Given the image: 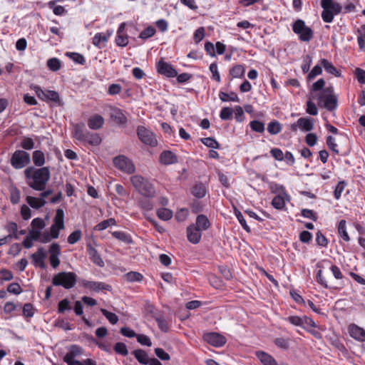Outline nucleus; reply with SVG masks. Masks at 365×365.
<instances>
[{
  "label": "nucleus",
  "mask_w": 365,
  "mask_h": 365,
  "mask_svg": "<svg viewBox=\"0 0 365 365\" xmlns=\"http://www.w3.org/2000/svg\"><path fill=\"white\" fill-rule=\"evenodd\" d=\"M207 192L206 187L202 183H198L193 186L192 189V195L197 198H202Z\"/></svg>",
  "instance_id": "obj_34"
},
{
  "label": "nucleus",
  "mask_w": 365,
  "mask_h": 365,
  "mask_svg": "<svg viewBox=\"0 0 365 365\" xmlns=\"http://www.w3.org/2000/svg\"><path fill=\"white\" fill-rule=\"evenodd\" d=\"M194 225L202 231L207 230L210 227V222L205 215H199Z\"/></svg>",
  "instance_id": "obj_30"
},
{
  "label": "nucleus",
  "mask_w": 365,
  "mask_h": 365,
  "mask_svg": "<svg viewBox=\"0 0 365 365\" xmlns=\"http://www.w3.org/2000/svg\"><path fill=\"white\" fill-rule=\"evenodd\" d=\"M81 285L83 288L87 289L91 292H99L103 290L111 291L112 289L110 285L103 282L88 281L83 279L81 281Z\"/></svg>",
  "instance_id": "obj_12"
},
{
  "label": "nucleus",
  "mask_w": 365,
  "mask_h": 365,
  "mask_svg": "<svg viewBox=\"0 0 365 365\" xmlns=\"http://www.w3.org/2000/svg\"><path fill=\"white\" fill-rule=\"evenodd\" d=\"M47 66L52 71H57L61 68V62L57 58H51L47 61Z\"/></svg>",
  "instance_id": "obj_47"
},
{
  "label": "nucleus",
  "mask_w": 365,
  "mask_h": 365,
  "mask_svg": "<svg viewBox=\"0 0 365 365\" xmlns=\"http://www.w3.org/2000/svg\"><path fill=\"white\" fill-rule=\"evenodd\" d=\"M320 63L321 66L324 67L327 73L332 74L336 77H339L341 76L340 71H338L333 63L328 60L325 58L321 59Z\"/></svg>",
  "instance_id": "obj_27"
},
{
  "label": "nucleus",
  "mask_w": 365,
  "mask_h": 365,
  "mask_svg": "<svg viewBox=\"0 0 365 365\" xmlns=\"http://www.w3.org/2000/svg\"><path fill=\"white\" fill-rule=\"evenodd\" d=\"M24 175L28 185L35 190L43 191L51 177L49 167H28L24 170Z\"/></svg>",
  "instance_id": "obj_1"
},
{
  "label": "nucleus",
  "mask_w": 365,
  "mask_h": 365,
  "mask_svg": "<svg viewBox=\"0 0 365 365\" xmlns=\"http://www.w3.org/2000/svg\"><path fill=\"white\" fill-rule=\"evenodd\" d=\"M289 200V195L286 193V192L284 190H282V192H280L277 195H276L273 198L272 201V205L274 208L277 210H282L285 206L286 201Z\"/></svg>",
  "instance_id": "obj_21"
},
{
  "label": "nucleus",
  "mask_w": 365,
  "mask_h": 365,
  "mask_svg": "<svg viewBox=\"0 0 365 365\" xmlns=\"http://www.w3.org/2000/svg\"><path fill=\"white\" fill-rule=\"evenodd\" d=\"M205 37V29L203 27L198 28L194 33L193 39L195 43L200 42Z\"/></svg>",
  "instance_id": "obj_63"
},
{
  "label": "nucleus",
  "mask_w": 365,
  "mask_h": 365,
  "mask_svg": "<svg viewBox=\"0 0 365 365\" xmlns=\"http://www.w3.org/2000/svg\"><path fill=\"white\" fill-rule=\"evenodd\" d=\"M115 224V220L113 218H109L108 220H103V221L99 222L96 226V230H97L98 231H101V230H106V228H108V227H110L111 225H114Z\"/></svg>",
  "instance_id": "obj_49"
},
{
  "label": "nucleus",
  "mask_w": 365,
  "mask_h": 365,
  "mask_svg": "<svg viewBox=\"0 0 365 365\" xmlns=\"http://www.w3.org/2000/svg\"><path fill=\"white\" fill-rule=\"evenodd\" d=\"M104 118L98 114L91 116L88 120V125L92 130H98L103 127Z\"/></svg>",
  "instance_id": "obj_26"
},
{
  "label": "nucleus",
  "mask_w": 365,
  "mask_h": 365,
  "mask_svg": "<svg viewBox=\"0 0 365 365\" xmlns=\"http://www.w3.org/2000/svg\"><path fill=\"white\" fill-rule=\"evenodd\" d=\"M133 354L139 363L144 365H147L148 364V356L145 351L142 349H137L135 350Z\"/></svg>",
  "instance_id": "obj_39"
},
{
  "label": "nucleus",
  "mask_w": 365,
  "mask_h": 365,
  "mask_svg": "<svg viewBox=\"0 0 365 365\" xmlns=\"http://www.w3.org/2000/svg\"><path fill=\"white\" fill-rule=\"evenodd\" d=\"M156 31L154 27L150 26H148L145 29H144L139 35V38L143 40H146L152 36H153L155 34Z\"/></svg>",
  "instance_id": "obj_48"
},
{
  "label": "nucleus",
  "mask_w": 365,
  "mask_h": 365,
  "mask_svg": "<svg viewBox=\"0 0 365 365\" xmlns=\"http://www.w3.org/2000/svg\"><path fill=\"white\" fill-rule=\"evenodd\" d=\"M46 94L45 101H51L58 106L61 105V99L56 91L48 90Z\"/></svg>",
  "instance_id": "obj_41"
},
{
  "label": "nucleus",
  "mask_w": 365,
  "mask_h": 365,
  "mask_svg": "<svg viewBox=\"0 0 365 365\" xmlns=\"http://www.w3.org/2000/svg\"><path fill=\"white\" fill-rule=\"evenodd\" d=\"M81 237V232L76 230L71 233L68 237V242L71 245L76 243Z\"/></svg>",
  "instance_id": "obj_57"
},
{
  "label": "nucleus",
  "mask_w": 365,
  "mask_h": 365,
  "mask_svg": "<svg viewBox=\"0 0 365 365\" xmlns=\"http://www.w3.org/2000/svg\"><path fill=\"white\" fill-rule=\"evenodd\" d=\"M314 128V120L309 117L299 118L295 123L291 124L290 129L297 132L298 129L304 132H309Z\"/></svg>",
  "instance_id": "obj_11"
},
{
  "label": "nucleus",
  "mask_w": 365,
  "mask_h": 365,
  "mask_svg": "<svg viewBox=\"0 0 365 365\" xmlns=\"http://www.w3.org/2000/svg\"><path fill=\"white\" fill-rule=\"evenodd\" d=\"M250 126L253 131L259 133H263L265 129L264 124L262 122L257 120H252L250 123Z\"/></svg>",
  "instance_id": "obj_44"
},
{
  "label": "nucleus",
  "mask_w": 365,
  "mask_h": 365,
  "mask_svg": "<svg viewBox=\"0 0 365 365\" xmlns=\"http://www.w3.org/2000/svg\"><path fill=\"white\" fill-rule=\"evenodd\" d=\"M46 257V252L43 247H39L36 252L32 254L31 255V258L32 259V262L34 266L39 267L41 269H44L46 267L45 264V259Z\"/></svg>",
  "instance_id": "obj_16"
},
{
  "label": "nucleus",
  "mask_w": 365,
  "mask_h": 365,
  "mask_svg": "<svg viewBox=\"0 0 365 365\" xmlns=\"http://www.w3.org/2000/svg\"><path fill=\"white\" fill-rule=\"evenodd\" d=\"M21 146L25 150H31L34 147V142L31 138L24 137L21 142Z\"/></svg>",
  "instance_id": "obj_55"
},
{
  "label": "nucleus",
  "mask_w": 365,
  "mask_h": 365,
  "mask_svg": "<svg viewBox=\"0 0 365 365\" xmlns=\"http://www.w3.org/2000/svg\"><path fill=\"white\" fill-rule=\"evenodd\" d=\"M101 312L111 324H115L118 322V317L115 313L108 312L103 308L101 309Z\"/></svg>",
  "instance_id": "obj_43"
},
{
  "label": "nucleus",
  "mask_w": 365,
  "mask_h": 365,
  "mask_svg": "<svg viewBox=\"0 0 365 365\" xmlns=\"http://www.w3.org/2000/svg\"><path fill=\"white\" fill-rule=\"evenodd\" d=\"M125 277L127 281L130 282H140L143 279V275L139 272H130L125 275Z\"/></svg>",
  "instance_id": "obj_52"
},
{
  "label": "nucleus",
  "mask_w": 365,
  "mask_h": 365,
  "mask_svg": "<svg viewBox=\"0 0 365 365\" xmlns=\"http://www.w3.org/2000/svg\"><path fill=\"white\" fill-rule=\"evenodd\" d=\"M130 182L135 189L143 196L147 198H153L156 192L154 185L140 175H135L130 177Z\"/></svg>",
  "instance_id": "obj_3"
},
{
  "label": "nucleus",
  "mask_w": 365,
  "mask_h": 365,
  "mask_svg": "<svg viewBox=\"0 0 365 365\" xmlns=\"http://www.w3.org/2000/svg\"><path fill=\"white\" fill-rule=\"evenodd\" d=\"M86 131L87 130L84 128V124L77 123L73 125L72 135L76 140L81 142Z\"/></svg>",
  "instance_id": "obj_28"
},
{
  "label": "nucleus",
  "mask_w": 365,
  "mask_h": 365,
  "mask_svg": "<svg viewBox=\"0 0 365 365\" xmlns=\"http://www.w3.org/2000/svg\"><path fill=\"white\" fill-rule=\"evenodd\" d=\"M245 67L242 65H235L230 70V76L233 78H242L245 74Z\"/></svg>",
  "instance_id": "obj_38"
},
{
  "label": "nucleus",
  "mask_w": 365,
  "mask_h": 365,
  "mask_svg": "<svg viewBox=\"0 0 365 365\" xmlns=\"http://www.w3.org/2000/svg\"><path fill=\"white\" fill-rule=\"evenodd\" d=\"M209 69L212 73V79L216 81L217 82H220L221 78L218 71L217 64L215 62L212 63L210 65Z\"/></svg>",
  "instance_id": "obj_51"
},
{
  "label": "nucleus",
  "mask_w": 365,
  "mask_h": 365,
  "mask_svg": "<svg viewBox=\"0 0 365 365\" xmlns=\"http://www.w3.org/2000/svg\"><path fill=\"white\" fill-rule=\"evenodd\" d=\"M316 242L319 246L324 247H326L328 245V240L320 231L316 235Z\"/></svg>",
  "instance_id": "obj_59"
},
{
  "label": "nucleus",
  "mask_w": 365,
  "mask_h": 365,
  "mask_svg": "<svg viewBox=\"0 0 365 365\" xmlns=\"http://www.w3.org/2000/svg\"><path fill=\"white\" fill-rule=\"evenodd\" d=\"M66 56H68L71 59H72L76 63H78L80 65H84L86 63V60H85L84 56L78 53L70 52V53H67Z\"/></svg>",
  "instance_id": "obj_45"
},
{
  "label": "nucleus",
  "mask_w": 365,
  "mask_h": 365,
  "mask_svg": "<svg viewBox=\"0 0 365 365\" xmlns=\"http://www.w3.org/2000/svg\"><path fill=\"white\" fill-rule=\"evenodd\" d=\"M27 203L33 208L39 209L43 207L46 204L45 200L40 197H34L28 196L26 197Z\"/></svg>",
  "instance_id": "obj_33"
},
{
  "label": "nucleus",
  "mask_w": 365,
  "mask_h": 365,
  "mask_svg": "<svg viewBox=\"0 0 365 365\" xmlns=\"http://www.w3.org/2000/svg\"><path fill=\"white\" fill-rule=\"evenodd\" d=\"M327 144L330 150H331L335 153H339V150L337 149V144L336 143V140L331 135H329L327 138Z\"/></svg>",
  "instance_id": "obj_60"
},
{
  "label": "nucleus",
  "mask_w": 365,
  "mask_h": 365,
  "mask_svg": "<svg viewBox=\"0 0 365 365\" xmlns=\"http://www.w3.org/2000/svg\"><path fill=\"white\" fill-rule=\"evenodd\" d=\"M322 73V66H319V65H317V66H314V68L309 73V74L307 76V80L308 81H312L316 76L320 75Z\"/></svg>",
  "instance_id": "obj_56"
},
{
  "label": "nucleus",
  "mask_w": 365,
  "mask_h": 365,
  "mask_svg": "<svg viewBox=\"0 0 365 365\" xmlns=\"http://www.w3.org/2000/svg\"><path fill=\"white\" fill-rule=\"evenodd\" d=\"M112 34L113 31L108 30L105 33L96 34L93 38V44L98 48L103 47Z\"/></svg>",
  "instance_id": "obj_20"
},
{
  "label": "nucleus",
  "mask_w": 365,
  "mask_h": 365,
  "mask_svg": "<svg viewBox=\"0 0 365 365\" xmlns=\"http://www.w3.org/2000/svg\"><path fill=\"white\" fill-rule=\"evenodd\" d=\"M281 130V125L277 120L271 121L267 125V131L271 135H277L280 133Z\"/></svg>",
  "instance_id": "obj_42"
},
{
  "label": "nucleus",
  "mask_w": 365,
  "mask_h": 365,
  "mask_svg": "<svg viewBox=\"0 0 365 365\" xmlns=\"http://www.w3.org/2000/svg\"><path fill=\"white\" fill-rule=\"evenodd\" d=\"M157 216L163 220H169L173 217V212L168 208H159L157 210Z\"/></svg>",
  "instance_id": "obj_40"
},
{
  "label": "nucleus",
  "mask_w": 365,
  "mask_h": 365,
  "mask_svg": "<svg viewBox=\"0 0 365 365\" xmlns=\"http://www.w3.org/2000/svg\"><path fill=\"white\" fill-rule=\"evenodd\" d=\"M114 350L117 354L122 356H127L128 351L126 345L123 342H118L114 346Z\"/></svg>",
  "instance_id": "obj_54"
},
{
  "label": "nucleus",
  "mask_w": 365,
  "mask_h": 365,
  "mask_svg": "<svg viewBox=\"0 0 365 365\" xmlns=\"http://www.w3.org/2000/svg\"><path fill=\"white\" fill-rule=\"evenodd\" d=\"M31 230H29L30 237L36 241L41 242V239L43 237V233L41 230L46 227V222L44 220L40 217L34 218L31 223Z\"/></svg>",
  "instance_id": "obj_10"
},
{
  "label": "nucleus",
  "mask_w": 365,
  "mask_h": 365,
  "mask_svg": "<svg viewBox=\"0 0 365 365\" xmlns=\"http://www.w3.org/2000/svg\"><path fill=\"white\" fill-rule=\"evenodd\" d=\"M81 142L93 146H97L101 143V138L98 134L87 130Z\"/></svg>",
  "instance_id": "obj_24"
},
{
  "label": "nucleus",
  "mask_w": 365,
  "mask_h": 365,
  "mask_svg": "<svg viewBox=\"0 0 365 365\" xmlns=\"http://www.w3.org/2000/svg\"><path fill=\"white\" fill-rule=\"evenodd\" d=\"M203 339L207 343L215 347H221L225 345L227 341V339L224 336L216 332L205 334Z\"/></svg>",
  "instance_id": "obj_13"
},
{
  "label": "nucleus",
  "mask_w": 365,
  "mask_h": 365,
  "mask_svg": "<svg viewBox=\"0 0 365 365\" xmlns=\"http://www.w3.org/2000/svg\"><path fill=\"white\" fill-rule=\"evenodd\" d=\"M284 320L294 326L300 327L302 328V317L289 316L284 318Z\"/></svg>",
  "instance_id": "obj_53"
},
{
  "label": "nucleus",
  "mask_w": 365,
  "mask_h": 365,
  "mask_svg": "<svg viewBox=\"0 0 365 365\" xmlns=\"http://www.w3.org/2000/svg\"><path fill=\"white\" fill-rule=\"evenodd\" d=\"M201 142L207 147L213 149L219 148L220 144L212 138H204L201 139Z\"/></svg>",
  "instance_id": "obj_50"
},
{
  "label": "nucleus",
  "mask_w": 365,
  "mask_h": 365,
  "mask_svg": "<svg viewBox=\"0 0 365 365\" xmlns=\"http://www.w3.org/2000/svg\"><path fill=\"white\" fill-rule=\"evenodd\" d=\"M87 252L90 259L96 265L100 267H104V262L98 251L91 246V245H87Z\"/></svg>",
  "instance_id": "obj_22"
},
{
  "label": "nucleus",
  "mask_w": 365,
  "mask_h": 365,
  "mask_svg": "<svg viewBox=\"0 0 365 365\" xmlns=\"http://www.w3.org/2000/svg\"><path fill=\"white\" fill-rule=\"evenodd\" d=\"M351 337L359 341H365V329L355 324H351L348 327Z\"/></svg>",
  "instance_id": "obj_19"
},
{
  "label": "nucleus",
  "mask_w": 365,
  "mask_h": 365,
  "mask_svg": "<svg viewBox=\"0 0 365 365\" xmlns=\"http://www.w3.org/2000/svg\"><path fill=\"white\" fill-rule=\"evenodd\" d=\"M355 76L359 83H365V70L359 68H356Z\"/></svg>",
  "instance_id": "obj_64"
},
{
  "label": "nucleus",
  "mask_w": 365,
  "mask_h": 365,
  "mask_svg": "<svg viewBox=\"0 0 365 365\" xmlns=\"http://www.w3.org/2000/svg\"><path fill=\"white\" fill-rule=\"evenodd\" d=\"M235 217H237V220L239 221L240 224L243 227V229L247 232H251V229L248 226V225L247 224L246 220H245L244 216L242 215V214L241 213V212H240L239 210H235Z\"/></svg>",
  "instance_id": "obj_46"
},
{
  "label": "nucleus",
  "mask_w": 365,
  "mask_h": 365,
  "mask_svg": "<svg viewBox=\"0 0 365 365\" xmlns=\"http://www.w3.org/2000/svg\"><path fill=\"white\" fill-rule=\"evenodd\" d=\"M233 110L228 107L223 108L220 113V117L222 120H227L232 118Z\"/></svg>",
  "instance_id": "obj_58"
},
{
  "label": "nucleus",
  "mask_w": 365,
  "mask_h": 365,
  "mask_svg": "<svg viewBox=\"0 0 365 365\" xmlns=\"http://www.w3.org/2000/svg\"><path fill=\"white\" fill-rule=\"evenodd\" d=\"M321 6L322 9H328L334 15H337L342 11V6L340 4L333 0H322Z\"/></svg>",
  "instance_id": "obj_23"
},
{
  "label": "nucleus",
  "mask_w": 365,
  "mask_h": 365,
  "mask_svg": "<svg viewBox=\"0 0 365 365\" xmlns=\"http://www.w3.org/2000/svg\"><path fill=\"white\" fill-rule=\"evenodd\" d=\"M345 185H346V184L344 182V181H340L338 182V184L336 186V188L334 191V195L336 200H339L340 198L341 193L345 188Z\"/></svg>",
  "instance_id": "obj_62"
},
{
  "label": "nucleus",
  "mask_w": 365,
  "mask_h": 365,
  "mask_svg": "<svg viewBox=\"0 0 365 365\" xmlns=\"http://www.w3.org/2000/svg\"><path fill=\"white\" fill-rule=\"evenodd\" d=\"M335 15L331 12L328 9H323L322 12V18L323 21L326 23H331Z\"/></svg>",
  "instance_id": "obj_61"
},
{
  "label": "nucleus",
  "mask_w": 365,
  "mask_h": 365,
  "mask_svg": "<svg viewBox=\"0 0 365 365\" xmlns=\"http://www.w3.org/2000/svg\"><path fill=\"white\" fill-rule=\"evenodd\" d=\"M5 229L9 232V235L6 237H9V239L14 238L18 239V225L14 222H9L5 226Z\"/></svg>",
  "instance_id": "obj_35"
},
{
  "label": "nucleus",
  "mask_w": 365,
  "mask_h": 365,
  "mask_svg": "<svg viewBox=\"0 0 365 365\" xmlns=\"http://www.w3.org/2000/svg\"><path fill=\"white\" fill-rule=\"evenodd\" d=\"M32 160L34 165L42 168L45 164V155L41 150H35L32 155Z\"/></svg>",
  "instance_id": "obj_31"
},
{
  "label": "nucleus",
  "mask_w": 365,
  "mask_h": 365,
  "mask_svg": "<svg viewBox=\"0 0 365 365\" xmlns=\"http://www.w3.org/2000/svg\"><path fill=\"white\" fill-rule=\"evenodd\" d=\"M109 115L110 118L118 125H125L128 122L124 111L117 107L109 106Z\"/></svg>",
  "instance_id": "obj_15"
},
{
  "label": "nucleus",
  "mask_w": 365,
  "mask_h": 365,
  "mask_svg": "<svg viewBox=\"0 0 365 365\" xmlns=\"http://www.w3.org/2000/svg\"><path fill=\"white\" fill-rule=\"evenodd\" d=\"M220 99L223 101H232V102H240V98L237 93L235 92H231L230 93H227L222 91L219 93Z\"/></svg>",
  "instance_id": "obj_37"
},
{
  "label": "nucleus",
  "mask_w": 365,
  "mask_h": 365,
  "mask_svg": "<svg viewBox=\"0 0 365 365\" xmlns=\"http://www.w3.org/2000/svg\"><path fill=\"white\" fill-rule=\"evenodd\" d=\"M160 162L163 165H171L178 162V157L170 150H165L160 155Z\"/></svg>",
  "instance_id": "obj_25"
},
{
  "label": "nucleus",
  "mask_w": 365,
  "mask_h": 365,
  "mask_svg": "<svg viewBox=\"0 0 365 365\" xmlns=\"http://www.w3.org/2000/svg\"><path fill=\"white\" fill-rule=\"evenodd\" d=\"M292 30L294 34L298 35L301 41L309 42L314 36L312 29L307 26L304 21L302 19H297L293 23Z\"/></svg>",
  "instance_id": "obj_5"
},
{
  "label": "nucleus",
  "mask_w": 365,
  "mask_h": 365,
  "mask_svg": "<svg viewBox=\"0 0 365 365\" xmlns=\"http://www.w3.org/2000/svg\"><path fill=\"white\" fill-rule=\"evenodd\" d=\"M126 24L125 22L121 23L117 30L115 36V43L117 46L120 47H125L128 43V36L125 31Z\"/></svg>",
  "instance_id": "obj_17"
},
{
  "label": "nucleus",
  "mask_w": 365,
  "mask_h": 365,
  "mask_svg": "<svg viewBox=\"0 0 365 365\" xmlns=\"http://www.w3.org/2000/svg\"><path fill=\"white\" fill-rule=\"evenodd\" d=\"M77 282V275L72 272H61L56 274L52 279L54 286H61L69 289L73 287Z\"/></svg>",
  "instance_id": "obj_4"
},
{
  "label": "nucleus",
  "mask_w": 365,
  "mask_h": 365,
  "mask_svg": "<svg viewBox=\"0 0 365 365\" xmlns=\"http://www.w3.org/2000/svg\"><path fill=\"white\" fill-rule=\"evenodd\" d=\"M319 103L323 102L328 110H334L337 107V98L334 93L332 87L327 88L318 96Z\"/></svg>",
  "instance_id": "obj_6"
},
{
  "label": "nucleus",
  "mask_w": 365,
  "mask_h": 365,
  "mask_svg": "<svg viewBox=\"0 0 365 365\" xmlns=\"http://www.w3.org/2000/svg\"><path fill=\"white\" fill-rule=\"evenodd\" d=\"M61 0H53L48 2V6L53 9V12L56 16H63L67 14V10L62 6H55L56 2Z\"/></svg>",
  "instance_id": "obj_32"
},
{
  "label": "nucleus",
  "mask_w": 365,
  "mask_h": 365,
  "mask_svg": "<svg viewBox=\"0 0 365 365\" xmlns=\"http://www.w3.org/2000/svg\"><path fill=\"white\" fill-rule=\"evenodd\" d=\"M113 164L116 168L126 174H133L135 171V167L133 161L123 155L115 157Z\"/></svg>",
  "instance_id": "obj_8"
},
{
  "label": "nucleus",
  "mask_w": 365,
  "mask_h": 365,
  "mask_svg": "<svg viewBox=\"0 0 365 365\" xmlns=\"http://www.w3.org/2000/svg\"><path fill=\"white\" fill-rule=\"evenodd\" d=\"M30 155L21 150H16L11 158V165L15 169H21L30 163Z\"/></svg>",
  "instance_id": "obj_7"
},
{
  "label": "nucleus",
  "mask_w": 365,
  "mask_h": 365,
  "mask_svg": "<svg viewBox=\"0 0 365 365\" xmlns=\"http://www.w3.org/2000/svg\"><path fill=\"white\" fill-rule=\"evenodd\" d=\"M137 135L139 140L147 145L154 147L158 144L157 139L153 132L144 126L138 127Z\"/></svg>",
  "instance_id": "obj_9"
},
{
  "label": "nucleus",
  "mask_w": 365,
  "mask_h": 365,
  "mask_svg": "<svg viewBox=\"0 0 365 365\" xmlns=\"http://www.w3.org/2000/svg\"><path fill=\"white\" fill-rule=\"evenodd\" d=\"M338 233L339 236L346 242L350 240L349 235L346 232V222L344 220H340L338 225Z\"/></svg>",
  "instance_id": "obj_36"
},
{
  "label": "nucleus",
  "mask_w": 365,
  "mask_h": 365,
  "mask_svg": "<svg viewBox=\"0 0 365 365\" xmlns=\"http://www.w3.org/2000/svg\"><path fill=\"white\" fill-rule=\"evenodd\" d=\"M202 237V230L197 228L194 224L187 228V237L190 242L197 244Z\"/></svg>",
  "instance_id": "obj_18"
},
{
  "label": "nucleus",
  "mask_w": 365,
  "mask_h": 365,
  "mask_svg": "<svg viewBox=\"0 0 365 365\" xmlns=\"http://www.w3.org/2000/svg\"><path fill=\"white\" fill-rule=\"evenodd\" d=\"M257 356L263 365H278L276 360L271 355L264 351L257 352Z\"/></svg>",
  "instance_id": "obj_29"
},
{
  "label": "nucleus",
  "mask_w": 365,
  "mask_h": 365,
  "mask_svg": "<svg viewBox=\"0 0 365 365\" xmlns=\"http://www.w3.org/2000/svg\"><path fill=\"white\" fill-rule=\"evenodd\" d=\"M157 71L168 78L175 77L178 74L177 71L173 66L163 60L159 61L156 64Z\"/></svg>",
  "instance_id": "obj_14"
},
{
  "label": "nucleus",
  "mask_w": 365,
  "mask_h": 365,
  "mask_svg": "<svg viewBox=\"0 0 365 365\" xmlns=\"http://www.w3.org/2000/svg\"><path fill=\"white\" fill-rule=\"evenodd\" d=\"M64 229V212L62 209L58 208L56 210V215L53 218V223L50 228V232H43V237L41 242L46 243L52 239H57L59 236V232Z\"/></svg>",
  "instance_id": "obj_2"
}]
</instances>
